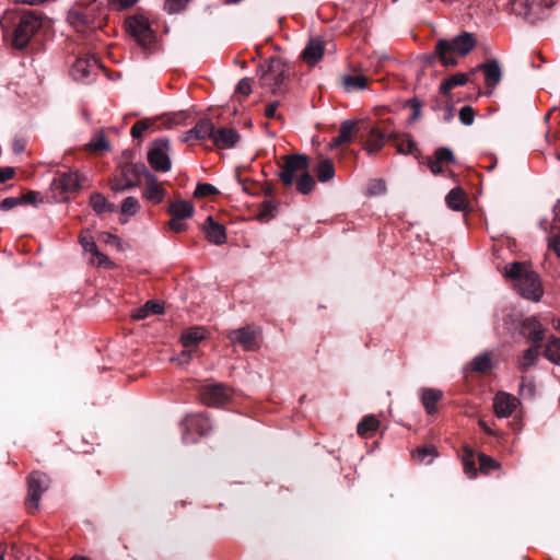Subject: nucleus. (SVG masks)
<instances>
[{"label":"nucleus","instance_id":"0e129e2a","mask_svg":"<svg viewBox=\"0 0 560 560\" xmlns=\"http://www.w3.org/2000/svg\"><path fill=\"white\" fill-rule=\"evenodd\" d=\"M408 105L412 108V119H417L421 116V102L417 98H412L408 102Z\"/></svg>","mask_w":560,"mask_h":560},{"label":"nucleus","instance_id":"69168bd1","mask_svg":"<svg viewBox=\"0 0 560 560\" xmlns=\"http://www.w3.org/2000/svg\"><path fill=\"white\" fill-rule=\"evenodd\" d=\"M464 469L469 477H475L477 474L475 462L471 458H464Z\"/></svg>","mask_w":560,"mask_h":560},{"label":"nucleus","instance_id":"13d9d810","mask_svg":"<svg viewBox=\"0 0 560 560\" xmlns=\"http://www.w3.org/2000/svg\"><path fill=\"white\" fill-rule=\"evenodd\" d=\"M386 190L385 182L382 179H375L370 184L369 191L371 195L383 194Z\"/></svg>","mask_w":560,"mask_h":560},{"label":"nucleus","instance_id":"4be33fe9","mask_svg":"<svg viewBox=\"0 0 560 560\" xmlns=\"http://www.w3.org/2000/svg\"><path fill=\"white\" fill-rule=\"evenodd\" d=\"M324 40L319 37L311 38L306 44L302 57L308 65H315L324 55Z\"/></svg>","mask_w":560,"mask_h":560},{"label":"nucleus","instance_id":"603ef678","mask_svg":"<svg viewBox=\"0 0 560 560\" xmlns=\"http://www.w3.org/2000/svg\"><path fill=\"white\" fill-rule=\"evenodd\" d=\"M150 124L147 120L137 121L131 128V136L133 138H141L143 132L149 128Z\"/></svg>","mask_w":560,"mask_h":560},{"label":"nucleus","instance_id":"4468645a","mask_svg":"<svg viewBox=\"0 0 560 560\" xmlns=\"http://www.w3.org/2000/svg\"><path fill=\"white\" fill-rule=\"evenodd\" d=\"M165 196L166 190L162 183L158 180L154 174H148V180H145L142 198L153 205H159L164 200Z\"/></svg>","mask_w":560,"mask_h":560},{"label":"nucleus","instance_id":"dca6fc26","mask_svg":"<svg viewBox=\"0 0 560 560\" xmlns=\"http://www.w3.org/2000/svg\"><path fill=\"white\" fill-rule=\"evenodd\" d=\"M550 4L544 0H513L512 9L515 13L525 18L537 16L541 13L545 8H549Z\"/></svg>","mask_w":560,"mask_h":560},{"label":"nucleus","instance_id":"b1692460","mask_svg":"<svg viewBox=\"0 0 560 560\" xmlns=\"http://www.w3.org/2000/svg\"><path fill=\"white\" fill-rule=\"evenodd\" d=\"M205 338L206 330L202 327H190L182 332L180 341L185 349L194 351Z\"/></svg>","mask_w":560,"mask_h":560},{"label":"nucleus","instance_id":"6ab92c4d","mask_svg":"<svg viewBox=\"0 0 560 560\" xmlns=\"http://www.w3.org/2000/svg\"><path fill=\"white\" fill-rule=\"evenodd\" d=\"M203 231L206 233L207 240L215 245H222L226 242V233L225 228L215 222L212 217H208L205 225Z\"/></svg>","mask_w":560,"mask_h":560},{"label":"nucleus","instance_id":"4c0bfd02","mask_svg":"<svg viewBox=\"0 0 560 560\" xmlns=\"http://www.w3.org/2000/svg\"><path fill=\"white\" fill-rule=\"evenodd\" d=\"M545 357L552 363L560 364V339L549 338L545 349Z\"/></svg>","mask_w":560,"mask_h":560},{"label":"nucleus","instance_id":"f257e3e1","mask_svg":"<svg viewBox=\"0 0 560 560\" xmlns=\"http://www.w3.org/2000/svg\"><path fill=\"white\" fill-rule=\"evenodd\" d=\"M504 275L514 281V285L522 296L539 301L542 288L538 275L524 262H512L505 266Z\"/></svg>","mask_w":560,"mask_h":560},{"label":"nucleus","instance_id":"a211bd4d","mask_svg":"<svg viewBox=\"0 0 560 560\" xmlns=\"http://www.w3.org/2000/svg\"><path fill=\"white\" fill-rule=\"evenodd\" d=\"M481 70L485 73L486 85L489 88H495L502 78V70L498 60L492 59L477 66L472 71Z\"/></svg>","mask_w":560,"mask_h":560},{"label":"nucleus","instance_id":"de8ad7c7","mask_svg":"<svg viewBox=\"0 0 560 560\" xmlns=\"http://www.w3.org/2000/svg\"><path fill=\"white\" fill-rule=\"evenodd\" d=\"M126 172L131 173L133 176H143L148 180V174H153L148 170L143 163H136L126 168Z\"/></svg>","mask_w":560,"mask_h":560},{"label":"nucleus","instance_id":"4d7b16f0","mask_svg":"<svg viewBox=\"0 0 560 560\" xmlns=\"http://www.w3.org/2000/svg\"><path fill=\"white\" fill-rule=\"evenodd\" d=\"M236 91H237V93H240L244 96H248L252 92L250 80L247 78L240 80V82L237 83V86H236Z\"/></svg>","mask_w":560,"mask_h":560},{"label":"nucleus","instance_id":"37998d69","mask_svg":"<svg viewBox=\"0 0 560 560\" xmlns=\"http://www.w3.org/2000/svg\"><path fill=\"white\" fill-rule=\"evenodd\" d=\"M395 147L400 154H415L417 151L416 143L408 136L397 139Z\"/></svg>","mask_w":560,"mask_h":560},{"label":"nucleus","instance_id":"7ed1b4c3","mask_svg":"<svg viewBox=\"0 0 560 560\" xmlns=\"http://www.w3.org/2000/svg\"><path fill=\"white\" fill-rule=\"evenodd\" d=\"M103 9L96 2L91 1H78L75 2L68 12L67 21L69 24L79 33H84L88 30H95L101 26Z\"/></svg>","mask_w":560,"mask_h":560},{"label":"nucleus","instance_id":"09e8293b","mask_svg":"<svg viewBox=\"0 0 560 560\" xmlns=\"http://www.w3.org/2000/svg\"><path fill=\"white\" fill-rule=\"evenodd\" d=\"M189 1L190 0H166L164 7L168 13H177L184 10Z\"/></svg>","mask_w":560,"mask_h":560},{"label":"nucleus","instance_id":"c85d7f7f","mask_svg":"<svg viewBox=\"0 0 560 560\" xmlns=\"http://www.w3.org/2000/svg\"><path fill=\"white\" fill-rule=\"evenodd\" d=\"M466 195L463 189L455 187L446 196V203L450 209L455 211L464 210L466 207Z\"/></svg>","mask_w":560,"mask_h":560},{"label":"nucleus","instance_id":"8fccbe9b","mask_svg":"<svg viewBox=\"0 0 560 560\" xmlns=\"http://www.w3.org/2000/svg\"><path fill=\"white\" fill-rule=\"evenodd\" d=\"M459 120L463 125L469 126L475 120V110L470 106H464L459 110Z\"/></svg>","mask_w":560,"mask_h":560},{"label":"nucleus","instance_id":"aec40b11","mask_svg":"<svg viewBox=\"0 0 560 560\" xmlns=\"http://www.w3.org/2000/svg\"><path fill=\"white\" fill-rule=\"evenodd\" d=\"M240 140V135L231 128L214 129L212 141L219 149H230Z\"/></svg>","mask_w":560,"mask_h":560},{"label":"nucleus","instance_id":"412c9836","mask_svg":"<svg viewBox=\"0 0 560 560\" xmlns=\"http://www.w3.org/2000/svg\"><path fill=\"white\" fill-rule=\"evenodd\" d=\"M214 126L209 119L199 120L196 126L185 132L183 136V141L187 142L191 138H196L198 140L211 139L213 136Z\"/></svg>","mask_w":560,"mask_h":560},{"label":"nucleus","instance_id":"2f4dec72","mask_svg":"<svg viewBox=\"0 0 560 560\" xmlns=\"http://www.w3.org/2000/svg\"><path fill=\"white\" fill-rule=\"evenodd\" d=\"M185 423L188 428H195L200 435H205L211 429L210 421L205 415L188 416Z\"/></svg>","mask_w":560,"mask_h":560},{"label":"nucleus","instance_id":"f03ea898","mask_svg":"<svg viewBox=\"0 0 560 560\" xmlns=\"http://www.w3.org/2000/svg\"><path fill=\"white\" fill-rule=\"evenodd\" d=\"M476 44L477 40L471 33L463 32L452 40L440 39L435 46V54L443 66H456L458 63L456 56L468 55Z\"/></svg>","mask_w":560,"mask_h":560},{"label":"nucleus","instance_id":"f704fd0d","mask_svg":"<svg viewBox=\"0 0 560 560\" xmlns=\"http://www.w3.org/2000/svg\"><path fill=\"white\" fill-rule=\"evenodd\" d=\"M90 205L96 213H102L104 211L115 212L117 209L114 203H108L106 198L98 192L91 196Z\"/></svg>","mask_w":560,"mask_h":560},{"label":"nucleus","instance_id":"58836bf2","mask_svg":"<svg viewBox=\"0 0 560 560\" xmlns=\"http://www.w3.org/2000/svg\"><path fill=\"white\" fill-rule=\"evenodd\" d=\"M436 450L433 446H420L412 454L416 460L427 464L431 463V459L436 457Z\"/></svg>","mask_w":560,"mask_h":560},{"label":"nucleus","instance_id":"ddd939ff","mask_svg":"<svg viewBox=\"0 0 560 560\" xmlns=\"http://www.w3.org/2000/svg\"><path fill=\"white\" fill-rule=\"evenodd\" d=\"M518 404L520 401L516 397L508 393L500 392L493 399L494 412L499 418H508L514 412Z\"/></svg>","mask_w":560,"mask_h":560},{"label":"nucleus","instance_id":"bf43d9fd","mask_svg":"<svg viewBox=\"0 0 560 560\" xmlns=\"http://www.w3.org/2000/svg\"><path fill=\"white\" fill-rule=\"evenodd\" d=\"M100 240L106 244L115 245L117 248H121L120 240L110 233L104 232L100 235Z\"/></svg>","mask_w":560,"mask_h":560},{"label":"nucleus","instance_id":"5fc2aeb1","mask_svg":"<svg viewBox=\"0 0 560 560\" xmlns=\"http://www.w3.org/2000/svg\"><path fill=\"white\" fill-rule=\"evenodd\" d=\"M19 205H22V199H20L19 197H8L0 202V209L11 210Z\"/></svg>","mask_w":560,"mask_h":560},{"label":"nucleus","instance_id":"338daca9","mask_svg":"<svg viewBox=\"0 0 560 560\" xmlns=\"http://www.w3.org/2000/svg\"><path fill=\"white\" fill-rule=\"evenodd\" d=\"M13 175L14 170L12 167H0V183L11 179Z\"/></svg>","mask_w":560,"mask_h":560},{"label":"nucleus","instance_id":"9d476101","mask_svg":"<svg viewBox=\"0 0 560 560\" xmlns=\"http://www.w3.org/2000/svg\"><path fill=\"white\" fill-rule=\"evenodd\" d=\"M231 390L223 384L206 385L200 390L201 401L209 407H221L230 401Z\"/></svg>","mask_w":560,"mask_h":560},{"label":"nucleus","instance_id":"774afa93","mask_svg":"<svg viewBox=\"0 0 560 560\" xmlns=\"http://www.w3.org/2000/svg\"><path fill=\"white\" fill-rule=\"evenodd\" d=\"M428 165H429L430 171L434 175L441 174L443 172L442 163L438 162V159H435V158L433 160H431Z\"/></svg>","mask_w":560,"mask_h":560},{"label":"nucleus","instance_id":"473e14b6","mask_svg":"<svg viewBox=\"0 0 560 560\" xmlns=\"http://www.w3.org/2000/svg\"><path fill=\"white\" fill-rule=\"evenodd\" d=\"M380 427V421L375 416H365L358 424L357 432L360 436L366 438L370 433L376 431Z\"/></svg>","mask_w":560,"mask_h":560},{"label":"nucleus","instance_id":"864d4df0","mask_svg":"<svg viewBox=\"0 0 560 560\" xmlns=\"http://www.w3.org/2000/svg\"><path fill=\"white\" fill-rule=\"evenodd\" d=\"M88 145L91 151H104L107 150L109 147L106 139L102 136L92 140Z\"/></svg>","mask_w":560,"mask_h":560},{"label":"nucleus","instance_id":"a19ab883","mask_svg":"<svg viewBox=\"0 0 560 560\" xmlns=\"http://www.w3.org/2000/svg\"><path fill=\"white\" fill-rule=\"evenodd\" d=\"M472 370L479 373H486L491 370L492 361L488 353H482L472 360Z\"/></svg>","mask_w":560,"mask_h":560},{"label":"nucleus","instance_id":"f3484780","mask_svg":"<svg viewBox=\"0 0 560 560\" xmlns=\"http://www.w3.org/2000/svg\"><path fill=\"white\" fill-rule=\"evenodd\" d=\"M79 241L83 249L94 257L93 262L104 267H110L113 265L108 257L97 249L93 237L88 231L80 235Z\"/></svg>","mask_w":560,"mask_h":560},{"label":"nucleus","instance_id":"c03bdc74","mask_svg":"<svg viewBox=\"0 0 560 560\" xmlns=\"http://www.w3.org/2000/svg\"><path fill=\"white\" fill-rule=\"evenodd\" d=\"M217 194H219V190L217 189L215 186H213L212 184H209V183H203V184H199L197 186L194 196L196 198H203V197L217 195Z\"/></svg>","mask_w":560,"mask_h":560},{"label":"nucleus","instance_id":"f8f14e48","mask_svg":"<svg viewBox=\"0 0 560 560\" xmlns=\"http://www.w3.org/2000/svg\"><path fill=\"white\" fill-rule=\"evenodd\" d=\"M80 187V178L75 172H66L59 174L51 183V189L59 194H72Z\"/></svg>","mask_w":560,"mask_h":560},{"label":"nucleus","instance_id":"bb28decb","mask_svg":"<svg viewBox=\"0 0 560 560\" xmlns=\"http://www.w3.org/2000/svg\"><path fill=\"white\" fill-rule=\"evenodd\" d=\"M443 393L435 388H424L421 393V401L429 415L436 411V404L441 400Z\"/></svg>","mask_w":560,"mask_h":560},{"label":"nucleus","instance_id":"423d86ee","mask_svg":"<svg viewBox=\"0 0 560 560\" xmlns=\"http://www.w3.org/2000/svg\"><path fill=\"white\" fill-rule=\"evenodd\" d=\"M50 480L47 475L34 471L30 475L27 479V498H26V506L30 513H35L38 510L39 501L43 492H45L49 487Z\"/></svg>","mask_w":560,"mask_h":560},{"label":"nucleus","instance_id":"5701e85b","mask_svg":"<svg viewBox=\"0 0 560 560\" xmlns=\"http://www.w3.org/2000/svg\"><path fill=\"white\" fill-rule=\"evenodd\" d=\"M358 122L355 120H345L340 125L339 135L329 144L330 149H335L342 143L351 142L358 132Z\"/></svg>","mask_w":560,"mask_h":560},{"label":"nucleus","instance_id":"6e6552de","mask_svg":"<svg viewBox=\"0 0 560 560\" xmlns=\"http://www.w3.org/2000/svg\"><path fill=\"white\" fill-rule=\"evenodd\" d=\"M148 162L156 172H168L172 167L170 159V141L159 139L154 141L148 151Z\"/></svg>","mask_w":560,"mask_h":560},{"label":"nucleus","instance_id":"a18cd8bd","mask_svg":"<svg viewBox=\"0 0 560 560\" xmlns=\"http://www.w3.org/2000/svg\"><path fill=\"white\" fill-rule=\"evenodd\" d=\"M479 466L482 472L488 474L490 470L499 468V463L490 456L480 454Z\"/></svg>","mask_w":560,"mask_h":560},{"label":"nucleus","instance_id":"3c124183","mask_svg":"<svg viewBox=\"0 0 560 560\" xmlns=\"http://www.w3.org/2000/svg\"><path fill=\"white\" fill-rule=\"evenodd\" d=\"M137 182H132L130 179H115L113 180L112 183V190L115 191V192H120V191H124V190H127L129 188H132L135 186H137Z\"/></svg>","mask_w":560,"mask_h":560},{"label":"nucleus","instance_id":"393cba45","mask_svg":"<svg viewBox=\"0 0 560 560\" xmlns=\"http://www.w3.org/2000/svg\"><path fill=\"white\" fill-rule=\"evenodd\" d=\"M523 331L527 335V338L534 342V345H539L544 338L545 329L537 318L529 317L524 320Z\"/></svg>","mask_w":560,"mask_h":560},{"label":"nucleus","instance_id":"e433bc0d","mask_svg":"<svg viewBox=\"0 0 560 560\" xmlns=\"http://www.w3.org/2000/svg\"><path fill=\"white\" fill-rule=\"evenodd\" d=\"M342 83L349 92L364 90L368 85V78L364 75H343Z\"/></svg>","mask_w":560,"mask_h":560},{"label":"nucleus","instance_id":"680f3d73","mask_svg":"<svg viewBox=\"0 0 560 560\" xmlns=\"http://www.w3.org/2000/svg\"><path fill=\"white\" fill-rule=\"evenodd\" d=\"M192 352L194 351H191V350L185 349L180 354H178L176 358H174L173 361H175L179 365L187 364L191 360Z\"/></svg>","mask_w":560,"mask_h":560},{"label":"nucleus","instance_id":"72a5a7b5","mask_svg":"<svg viewBox=\"0 0 560 560\" xmlns=\"http://www.w3.org/2000/svg\"><path fill=\"white\" fill-rule=\"evenodd\" d=\"M468 81V74L456 73L448 79L444 80L440 85V92L443 95H448L450 91L456 86L464 85Z\"/></svg>","mask_w":560,"mask_h":560},{"label":"nucleus","instance_id":"9b49d317","mask_svg":"<svg viewBox=\"0 0 560 560\" xmlns=\"http://www.w3.org/2000/svg\"><path fill=\"white\" fill-rule=\"evenodd\" d=\"M98 60L93 56L79 57L71 69V75L77 81H88L96 74Z\"/></svg>","mask_w":560,"mask_h":560},{"label":"nucleus","instance_id":"0eeeda50","mask_svg":"<svg viewBox=\"0 0 560 560\" xmlns=\"http://www.w3.org/2000/svg\"><path fill=\"white\" fill-rule=\"evenodd\" d=\"M308 170V158L304 154L285 155L279 172V178L285 186H291L298 176Z\"/></svg>","mask_w":560,"mask_h":560},{"label":"nucleus","instance_id":"20e7f679","mask_svg":"<svg viewBox=\"0 0 560 560\" xmlns=\"http://www.w3.org/2000/svg\"><path fill=\"white\" fill-rule=\"evenodd\" d=\"M43 26V16L35 11H23L18 14L11 35V45L15 49L25 48L33 36Z\"/></svg>","mask_w":560,"mask_h":560},{"label":"nucleus","instance_id":"6e6d98bb","mask_svg":"<svg viewBox=\"0 0 560 560\" xmlns=\"http://www.w3.org/2000/svg\"><path fill=\"white\" fill-rule=\"evenodd\" d=\"M167 225L175 233H180L187 230V224L183 222V219L172 218Z\"/></svg>","mask_w":560,"mask_h":560},{"label":"nucleus","instance_id":"c756f323","mask_svg":"<svg viewBox=\"0 0 560 560\" xmlns=\"http://www.w3.org/2000/svg\"><path fill=\"white\" fill-rule=\"evenodd\" d=\"M163 312V304L159 301H148L144 305L138 307L133 313L135 319H144L151 314H160Z\"/></svg>","mask_w":560,"mask_h":560},{"label":"nucleus","instance_id":"052dcab7","mask_svg":"<svg viewBox=\"0 0 560 560\" xmlns=\"http://www.w3.org/2000/svg\"><path fill=\"white\" fill-rule=\"evenodd\" d=\"M279 104L280 103L277 101L269 104L265 109L266 117L282 120V115L277 113V108H278Z\"/></svg>","mask_w":560,"mask_h":560},{"label":"nucleus","instance_id":"39448f33","mask_svg":"<svg viewBox=\"0 0 560 560\" xmlns=\"http://www.w3.org/2000/svg\"><path fill=\"white\" fill-rule=\"evenodd\" d=\"M128 34L142 47L149 48L155 42V35L151 30L149 20L141 14H136L126 20Z\"/></svg>","mask_w":560,"mask_h":560},{"label":"nucleus","instance_id":"ea45409f","mask_svg":"<svg viewBox=\"0 0 560 560\" xmlns=\"http://www.w3.org/2000/svg\"><path fill=\"white\" fill-rule=\"evenodd\" d=\"M139 200L132 196L125 198L120 205V211L124 215L133 217L139 212Z\"/></svg>","mask_w":560,"mask_h":560},{"label":"nucleus","instance_id":"1a4fd4ad","mask_svg":"<svg viewBox=\"0 0 560 560\" xmlns=\"http://www.w3.org/2000/svg\"><path fill=\"white\" fill-rule=\"evenodd\" d=\"M260 71L261 85L270 89L272 93L278 92L287 79L285 65L280 60H270Z\"/></svg>","mask_w":560,"mask_h":560},{"label":"nucleus","instance_id":"7c9ffc66","mask_svg":"<svg viewBox=\"0 0 560 560\" xmlns=\"http://www.w3.org/2000/svg\"><path fill=\"white\" fill-rule=\"evenodd\" d=\"M315 173H316L317 179L320 183H326V182L332 179L335 176L334 163L329 159L320 160L315 167Z\"/></svg>","mask_w":560,"mask_h":560},{"label":"nucleus","instance_id":"49530a36","mask_svg":"<svg viewBox=\"0 0 560 560\" xmlns=\"http://www.w3.org/2000/svg\"><path fill=\"white\" fill-rule=\"evenodd\" d=\"M434 158L438 159V162L443 163H454L455 158L451 149L448 148H439L435 153Z\"/></svg>","mask_w":560,"mask_h":560},{"label":"nucleus","instance_id":"2eb2a0df","mask_svg":"<svg viewBox=\"0 0 560 560\" xmlns=\"http://www.w3.org/2000/svg\"><path fill=\"white\" fill-rule=\"evenodd\" d=\"M228 338L231 342L240 345L246 351L257 348L256 331L252 327L247 326L232 330L228 334Z\"/></svg>","mask_w":560,"mask_h":560},{"label":"nucleus","instance_id":"c9c22d12","mask_svg":"<svg viewBox=\"0 0 560 560\" xmlns=\"http://www.w3.org/2000/svg\"><path fill=\"white\" fill-rule=\"evenodd\" d=\"M539 354V345H533L528 348L518 362V368L522 372H526L530 366H533Z\"/></svg>","mask_w":560,"mask_h":560},{"label":"nucleus","instance_id":"a878e982","mask_svg":"<svg viewBox=\"0 0 560 560\" xmlns=\"http://www.w3.org/2000/svg\"><path fill=\"white\" fill-rule=\"evenodd\" d=\"M168 214L176 219H188L194 215V206L186 200H175L168 205Z\"/></svg>","mask_w":560,"mask_h":560},{"label":"nucleus","instance_id":"cd10ccee","mask_svg":"<svg viewBox=\"0 0 560 560\" xmlns=\"http://www.w3.org/2000/svg\"><path fill=\"white\" fill-rule=\"evenodd\" d=\"M385 143L384 135L376 128L371 129L369 137L364 143L368 154L373 155L378 152Z\"/></svg>","mask_w":560,"mask_h":560},{"label":"nucleus","instance_id":"e2e57ef3","mask_svg":"<svg viewBox=\"0 0 560 560\" xmlns=\"http://www.w3.org/2000/svg\"><path fill=\"white\" fill-rule=\"evenodd\" d=\"M273 210L275 207L271 202H265L259 211L258 218L260 220L267 219L268 217L272 215Z\"/></svg>","mask_w":560,"mask_h":560},{"label":"nucleus","instance_id":"79ce46f5","mask_svg":"<svg viewBox=\"0 0 560 560\" xmlns=\"http://www.w3.org/2000/svg\"><path fill=\"white\" fill-rule=\"evenodd\" d=\"M314 186L315 180L307 171L301 174L298 178L296 188L303 195L308 194L314 188Z\"/></svg>","mask_w":560,"mask_h":560}]
</instances>
